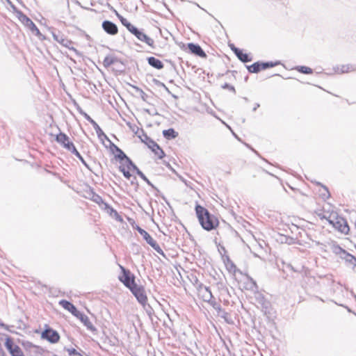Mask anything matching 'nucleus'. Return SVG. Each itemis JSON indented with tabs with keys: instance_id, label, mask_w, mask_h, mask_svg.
<instances>
[{
	"instance_id": "1",
	"label": "nucleus",
	"mask_w": 356,
	"mask_h": 356,
	"mask_svg": "<svg viewBox=\"0 0 356 356\" xmlns=\"http://www.w3.org/2000/svg\"><path fill=\"white\" fill-rule=\"evenodd\" d=\"M195 212L198 220L203 229L210 231L218 226V219L214 216L211 215L204 207L199 204L196 205Z\"/></svg>"
},
{
	"instance_id": "2",
	"label": "nucleus",
	"mask_w": 356,
	"mask_h": 356,
	"mask_svg": "<svg viewBox=\"0 0 356 356\" xmlns=\"http://www.w3.org/2000/svg\"><path fill=\"white\" fill-rule=\"evenodd\" d=\"M323 218H325L327 222L333 226L337 230L341 233L347 234L349 231V227L346 220L339 216L337 213L332 212L327 216L324 215Z\"/></svg>"
},
{
	"instance_id": "3",
	"label": "nucleus",
	"mask_w": 356,
	"mask_h": 356,
	"mask_svg": "<svg viewBox=\"0 0 356 356\" xmlns=\"http://www.w3.org/2000/svg\"><path fill=\"white\" fill-rule=\"evenodd\" d=\"M16 15L18 19L26 27H27L33 33L35 34L38 36H40L42 35L39 29L35 26V24L33 22V21L30 18H29L26 15H24L22 11L17 10Z\"/></svg>"
},
{
	"instance_id": "4",
	"label": "nucleus",
	"mask_w": 356,
	"mask_h": 356,
	"mask_svg": "<svg viewBox=\"0 0 356 356\" xmlns=\"http://www.w3.org/2000/svg\"><path fill=\"white\" fill-rule=\"evenodd\" d=\"M130 291L136 298L138 302L145 307L147 305V298L144 287L143 286L136 284L134 287L131 288Z\"/></svg>"
},
{
	"instance_id": "5",
	"label": "nucleus",
	"mask_w": 356,
	"mask_h": 356,
	"mask_svg": "<svg viewBox=\"0 0 356 356\" xmlns=\"http://www.w3.org/2000/svg\"><path fill=\"white\" fill-rule=\"evenodd\" d=\"M123 275L120 277V280L129 289L137 284L135 282V277L129 270H126L123 266H120Z\"/></svg>"
},
{
	"instance_id": "6",
	"label": "nucleus",
	"mask_w": 356,
	"mask_h": 356,
	"mask_svg": "<svg viewBox=\"0 0 356 356\" xmlns=\"http://www.w3.org/2000/svg\"><path fill=\"white\" fill-rule=\"evenodd\" d=\"M56 141L60 143L64 148L70 151L71 153L76 152V147L70 140V138L64 133H60L56 136Z\"/></svg>"
},
{
	"instance_id": "7",
	"label": "nucleus",
	"mask_w": 356,
	"mask_h": 356,
	"mask_svg": "<svg viewBox=\"0 0 356 356\" xmlns=\"http://www.w3.org/2000/svg\"><path fill=\"white\" fill-rule=\"evenodd\" d=\"M5 346L12 356H24L23 352L19 346L14 344L10 337H7L5 342Z\"/></svg>"
},
{
	"instance_id": "8",
	"label": "nucleus",
	"mask_w": 356,
	"mask_h": 356,
	"mask_svg": "<svg viewBox=\"0 0 356 356\" xmlns=\"http://www.w3.org/2000/svg\"><path fill=\"white\" fill-rule=\"evenodd\" d=\"M41 337L42 339H47L51 343H57L60 339L58 333L51 328H47L43 331Z\"/></svg>"
},
{
	"instance_id": "9",
	"label": "nucleus",
	"mask_w": 356,
	"mask_h": 356,
	"mask_svg": "<svg viewBox=\"0 0 356 356\" xmlns=\"http://www.w3.org/2000/svg\"><path fill=\"white\" fill-rule=\"evenodd\" d=\"M76 318H78L83 323V325L87 327L88 330L90 331L95 332L97 331L96 327L92 325V323L90 322L89 318L84 314L81 313V312H78L75 316Z\"/></svg>"
},
{
	"instance_id": "10",
	"label": "nucleus",
	"mask_w": 356,
	"mask_h": 356,
	"mask_svg": "<svg viewBox=\"0 0 356 356\" xmlns=\"http://www.w3.org/2000/svg\"><path fill=\"white\" fill-rule=\"evenodd\" d=\"M102 29L109 35H115L118 33L116 24L108 20H105L102 22Z\"/></svg>"
},
{
	"instance_id": "11",
	"label": "nucleus",
	"mask_w": 356,
	"mask_h": 356,
	"mask_svg": "<svg viewBox=\"0 0 356 356\" xmlns=\"http://www.w3.org/2000/svg\"><path fill=\"white\" fill-rule=\"evenodd\" d=\"M52 36L56 42L60 43L63 47H67L70 49L76 50L74 47H71V45L72 44V42L65 38L63 35L60 33L56 34L55 33H52Z\"/></svg>"
},
{
	"instance_id": "12",
	"label": "nucleus",
	"mask_w": 356,
	"mask_h": 356,
	"mask_svg": "<svg viewBox=\"0 0 356 356\" xmlns=\"http://www.w3.org/2000/svg\"><path fill=\"white\" fill-rule=\"evenodd\" d=\"M199 295L204 302L213 304V295L209 287H200V289H199Z\"/></svg>"
},
{
	"instance_id": "13",
	"label": "nucleus",
	"mask_w": 356,
	"mask_h": 356,
	"mask_svg": "<svg viewBox=\"0 0 356 356\" xmlns=\"http://www.w3.org/2000/svg\"><path fill=\"white\" fill-rule=\"evenodd\" d=\"M188 48L191 53L194 54L196 56H198L201 58L207 57V54L202 50V49L201 48V47L199 44H193V43H188Z\"/></svg>"
},
{
	"instance_id": "14",
	"label": "nucleus",
	"mask_w": 356,
	"mask_h": 356,
	"mask_svg": "<svg viewBox=\"0 0 356 356\" xmlns=\"http://www.w3.org/2000/svg\"><path fill=\"white\" fill-rule=\"evenodd\" d=\"M140 41L146 43L151 47H154V40L147 35L144 32L139 31L135 35Z\"/></svg>"
},
{
	"instance_id": "15",
	"label": "nucleus",
	"mask_w": 356,
	"mask_h": 356,
	"mask_svg": "<svg viewBox=\"0 0 356 356\" xmlns=\"http://www.w3.org/2000/svg\"><path fill=\"white\" fill-rule=\"evenodd\" d=\"M59 305L65 309L69 311L74 316H75V314L79 312L75 306L67 300H61L59 301Z\"/></svg>"
},
{
	"instance_id": "16",
	"label": "nucleus",
	"mask_w": 356,
	"mask_h": 356,
	"mask_svg": "<svg viewBox=\"0 0 356 356\" xmlns=\"http://www.w3.org/2000/svg\"><path fill=\"white\" fill-rule=\"evenodd\" d=\"M102 208L111 216L112 217H114L116 220L118 221H122V219L120 217V216L118 214L116 210H115L113 207H111L109 204L107 203H104V207Z\"/></svg>"
},
{
	"instance_id": "17",
	"label": "nucleus",
	"mask_w": 356,
	"mask_h": 356,
	"mask_svg": "<svg viewBox=\"0 0 356 356\" xmlns=\"http://www.w3.org/2000/svg\"><path fill=\"white\" fill-rule=\"evenodd\" d=\"M147 62L149 65H151L152 67H153L157 70H161V69L163 68V63L160 60H159L154 57H149L147 58Z\"/></svg>"
},
{
	"instance_id": "18",
	"label": "nucleus",
	"mask_w": 356,
	"mask_h": 356,
	"mask_svg": "<svg viewBox=\"0 0 356 356\" xmlns=\"http://www.w3.org/2000/svg\"><path fill=\"white\" fill-rule=\"evenodd\" d=\"M137 230L140 233V234L143 236V239L149 245H150L155 241L145 229H142L141 227H138Z\"/></svg>"
},
{
	"instance_id": "19",
	"label": "nucleus",
	"mask_w": 356,
	"mask_h": 356,
	"mask_svg": "<svg viewBox=\"0 0 356 356\" xmlns=\"http://www.w3.org/2000/svg\"><path fill=\"white\" fill-rule=\"evenodd\" d=\"M120 170L123 173L124 176L129 180L131 181V184H134V181L136 179V177H134L133 179H131V173L129 172V170H130V168H127V165L126 166H122L120 165Z\"/></svg>"
},
{
	"instance_id": "20",
	"label": "nucleus",
	"mask_w": 356,
	"mask_h": 356,
	"mask_svg": "<svg viewBox=\"0 0 356 356\" xmlns=\"http://www.w3.org/2000/svg\"><path fill=\"white\" fill-rule=\"evenodd\" d=\"M163 135L167 139L175 138L178 134L173 129H168L163 131Z\"/></svg>"
},
{
	"instance_id": "21",
	"label": "nucleus",
	"mask_w": 356,
	"mask_h": 356,
	"mask_svg": "<svg viewBox=\"0 0 356 356\" xmlns=\"http://www.w3.org/2000/svg\"><path fill=\"white\" fill-rule=\"evenodd\" d=\"M225 264L229 272L235 273L236 270V266L229 257H227L226 260L225 261Z\"/></svg>"
},
{
	"instance_id": "22",
	"label": "nucleus",
	"mask_w": 356,
	"mask_h": 356,
	"mask_svg": "<svg viewBox=\"0 0 356 356\" xmlns=\"http://www.w3.org/2000/svg\"><path fill=\"white\" fill-rule=\"evenodd\" d=\"M141 140L145 143L147 147L151 149L156 147V143L152 140L147 135H143V138H141Z\"/></svg>"
},
{
	"instance_id": "23",
	"label": "nucleus",
	"mask_w": 356,
	"mask_h": 356,
	"mask_svg": "<svg viewBox=\"0 0 356 356\" xmlns=\"http://www.w3.org/2000/svg\"><path fill=\"white\" fill-rule=\"evenodd\" d=\"M155 155L158 156L159 159H162L164 156V152L163 149L159 146V145L156 143V147L150 149Z\"/></svg>"
},
{
	"instance_id": "24",
	"label": "nucleus",
	"mask_w": 356,
	"mask_h": 356,
	"mask_svg": "<svg viewBox=\"0 0 356 356\" xmlns=\"http://www.w3.org/2000/svg\"><path fill=\"white\" fill-rule=\"evenodd\" d=\"M248 70L250 73H257L261 70V64L259 62L254 63L252 65L248 66Z\"/></svg>"
},
{
	"instance_id": "25",
	"label": "nucleus",
	"mask_w": 356,
	"mask_h": 356,
	"mask_svg": "<svg viewBox=\"0 0 356 356\" xmlns=\"http://www.w3.org/2000/svg\"><path fill=\"white\" fill-rule=\"evenodd\" d=\"M341 259H344L347 263L352 265L356 262V258L347 252L343 256H341Z\"/></svg>"
},
{
	"instance_id": "26",
	"label": "nucleus",
	"mask_w": 356,
	"mask_h": 356,
	"mask_svg": "<svg viewBox=\"0 0 356 356\" xmlns=\"http://www.w3.org/2000/svg\"><path fill=\"white\" fill-rule=\"evenodd\" d=\"M115 148L117 152V154L115 156L118 158L120 160H125V163L127 162V159H129L126 154L121 150L118 147L115 145Z\"/></svg>"
},
{
	"instance_id": "27",
	"label": "nucleus",
	"mask_w": 356,
	"mask_h": 356,
	"mask_svg": "<svg viewBox=\"0 0 356 356\" xmlns=\"http://www.w3.org/2000/svg\"><path fill=\"white\" fill-rule=\"evenodd\" d=\"M332 251L333 252H334L336 254H339L340 255V257L341 258V256H343L346 253V251L345 250H343V248H341L339 245H334L333 247H332Z\"/></svg>"
},
{
	"instance_id": "28",
	"label": "nucleus",
	"mask_w": 356,
	"mask_h": 356,
	"mask_svg": "<svg viewBox=\"0 0 356 356\" xmlns=\"http://www.w3.org/2000/svg\"><path fill=\"white\" fill-rule=\"evenodd\" d=\"M156 252H158L159 254L162 255L163 257L165 258V255L162 250V249L160 248L159 244L156 243V241H154L152 243L149 245Z\"/></svg>"
},
{
	"instance_id": "29",
	"label": "nucleus",
	"mask_w": 356,
	"mask_h": 356,
	"mask_svg": "<svg viewBox=\"0 0 356 356\" xmlns=\"http://www.w3.org/2000/svg\"><path fill=\"white\" fill-rule=\"evenodd\" d=\"M156 252H158L159 254L162 255L163 257L165 258V255L162 250V249L160 248L159 244L156 243V241H154L152 243L149 245Z\"/></svg>"
},
{
	"instance_id": "30",
	"label": "nucleus",
	"mask_w": 356,
	"mask_h": 356,
	"mask_svg": "<svg viewBox=\"0 0 356 356\" xmlns=\"http://www.w3.org/2000/svg\"><path fill=\"white\" fill-rule=\"evenodd\" d=\"M115 58L113 56H107L104 58L103 65L104 67H108L114 63Z\"/></svg>"
},
{
	"instance_id": "31",
	"label": "nucleus",
	"mask_w": 356,
	"mask_h": 356,
	"mask_svg": "<svg viewBox=\"0 0 356 356\" xmlns=\"http://www.w3.org/2000/svg\"><path fill=\"white\" fill-rule=\"evenodd\" d=\"M297 70L303 74H311L312 73V70L306 66H298L296 67Z\"/></svg>"
},
{
	"instance_id": "32",
	"label": "nucleus",
	"mask_w": 356,
	"mask_h": 356,
	"mask_svg": "<svg viewBox=\"0 0 356 356\" xmlns=\"http://www.w3.org/2000/svg\"><path fill=\"white\" fill-rule=\"evenodd\" d=\"M91 200L99 205L102 204L104 206V203H105L102 197L95 193L92 194Z\"/></svg>"
},
{
	"instance_id": "33",
	"label": "nucleus",
	"mask_w": 356,
	"mask_h": 356,
	"mask_svg": "<svg viewBox=\"0 0 356 356\" xmlns=\"http://www.w3.org/2000/svg\"><path fill=\"white\" fill-rule=\"evenodd\" d=\"M351 68H352V67L350 65H343L340 67H337V72H339L341 73L348 72Z\"/></svg>"
},
{
	"instance_id": "34",
	"label": "nucleus",
	"mask_w": 356,
	"mask_h": 356,
	"mask_svg": "<svg viewBox=\"0 0 356 356\" xmlns=\"http://www.w3.org/2000/svg\"><path fill=\"white\" fill-rule=\"evenodd\" d=\"M261 64V70H266L268 67H273L275 66L277 63H273V62H267V63H260Z\"/></svg>"
},
{
	"instance_id": "35",
	"label": "nucleus",
	"mask_w": 356,
	"mask_h": 356,
	"mask_svg": "<svg viewBox=\"0 0 356 356\" xmlns=\"http://www.w3.org/2000/svg\"><path fill=\"white\" fill-rule=\"evenodd\" d=\"M72 154H74L86 167L88 168V165L86 163V161L76 149V152H73Z\"/></svg>"
},
{
	"instance_id": "36",
	"label": "nucleus",
	"mask_w": 356,
	"mask_h": 356,
	"mask_svg": "<svg viewBox=\"0 0 356 356\" xmlns=\"http://www.w3.org/2000/svg\"><path fill=\"white\" fill-rule=\"evenodd\" d=\"M137 174L144 180L145 181L147 184L149 186H153L152 184L149 181V180L146 177V176L139 170L137 169Z\"/></svg>"
},
{
	"instance_id": "37",
	"label": "nucleus",
	"mask_w": 356,
	"mask_h": 356,
	"mask_svg": "<svg viewBox=\"0 0 356 356\" xmlns=\"http://www.w3.org/2000/svg\"><path fill=\"white\" fill-rule=\"evenodd\" d=\"M239 60L243 63H247L251 61L252 58L249 57L248 54L243 53V54L241 55Z\"/></svg>"
},
{
	"instance_id": "38",
	"label": "nucleus",
	"mask_w": 356,
	"mask_h": 356,
	"mask_svg": "<svg viewBox=\"0 0 356 356\" xmlns=\"http://www.w3.org/2000/svg\"><path fill=\"white\" fill-rule=\"evenodd\" d=\"M126 165H127V168H132L134 170H136V172H137V169H138L137 168V166L131 161V160L130 159H127V162L126 163Z\"/></svg>"
},
{
	"instance_id": "39",
	"label": "nucleus",
	"mask_w": 356,
	"mask_h": 356,
	"mask_svg": "<svg viewBox=\"0 0 356 356\" xmlns=\"http://www.w3.org/2000/svg\"><path fill=\"white\" fill-rule=\"evenodd\" d=\"M128 30L134 35L137 34V33L140 31L136 27H135L134 25H131Z\"/></svg>"
},
{
	"instance_id": "40",
	"label": "nucleus",
	"mask_w": 356,
	"mask_h": 356,
	"mask_svg": "<svg viewBox=\"0 0 356 356\" xmlns=\"http://www.w3.org/2000/svg\"><path fill=\"white\" fill-rule=\"evenodd\" d=\"M94 129L99 136H100L102 134L104 135L103 131L102 130L99 125H97V127H96Z\"/></svg>"
},
{
	"instance_id": "41",
	"label": "nucleus",
	"mask_w": 356,
	"mask_h": 356,
	"mask_svg": "<svg viewBox=\"0 0 356 356\" xmlns=\"http://www.w3.org/2000/svg\"><path fill=\"white\" fill-rule=\"evenodd\" d=\"M124 22L122 21V24L127 27V29H129V27L132 25L127 19H124Z\"/></svg>"
},
{
	"instance_id": "42",
	"label": "nucleus",
	"mask_w": 356,
	"mask_h": 356,
	"mask_svg": "<svg viewBox=\"0 0 356 356\" xmlns=\"http://www.w3.org/2000/svg\"><path fill=\"white\" fill-rule=\"evenodd\" d=\"M222 88H228V89H229L230 90H232V91H234V92L235 91V89H234V86H229V84H227V83H225V84L222 86Z\"/></svg>"
},
{
	"instance_id": "43",
	"label": "nucleus",
	"mask_w": 356,
	"mask_h": 356,
	"mask_svg": "<svg viewBox=\"0 0 356 356\" xmlns=\"http://www.w3.org/2000/svg\"><path fill=\"white\" fill-rule=\"evenodd\" d=\"M80 113L84 116V118L89 122V120L91 119V118L85 112L83 111H80Z\"/></svg>"
},
{
	"instance_id": "44",
	"label": "nucleus",
	"mask_w": 356,
	"mask_h": 356,
	"mask_svg": "<svg viewBox=\"0 0 356 356\" xmlns=\"http://www.w3.org/2000/svg\"><path fill=\"white\" fill-rule=\"evenodd\" d=\"M211 305H213L214 309H216V310H219L220 311L221 309L220 305H218V304H216L214 300L213 301V304H211Z\"/></svg>"
},
{
	"instance_id": "45",
	"label": "nucleus",
	"mask_w": 356,
	"mask_h": 356,
	"mask_svg": "<svg viewBox=\"0 0 356 356\" xmlns=\"http://www.w3.org/2000/svg\"><path fill=\"white\" fill-rule=\"evenodd\" d=\"M237 58L239 59L241 58V55L243 54V51L241 49L236 50V51L234 53Z\"/></svg>"
},
{
	"instance_id": "46",
	"label": "nucleus",
	"mask_w": 356,
	"mask_h": 356,
	"mask_svg": "<svg viewBox=\"0 0 356 356\" xmlns=\"http://www.w3.org/2000/svg\"><path fill=\"white\" fill-rule=\"evenodd\" d=\"M237 58L239 59L241 58V55L243 54V51L241 49L236 50V51L234 53Z\"/></svg>"
},
{
	"instance_id": "47",
	"label": "nucleus",
	"mask_w": 356,
	"mask_h": 356,
	"mask_svg": "<svg viewBox=\"0 0 356 356\" xmlns=\"http://www.w3.org/2000/svg\"><path fill=\"white\" fill-rule=\"evenodd\" d=\"M231 49L235 53L238 48L236 47L234 44L230 45Z\"/></svg>"
},
{
	"instance_id": "48",
	"label": "nucleus",
	"mask_w": 356,
	"mask_h": 356,
	"mask_svg": "<svg viewBox=\"0 0 356 356\" xmlns=\"http://www.w3.org/2000/svg\"><path fill=\"white\" fill-rule=\"evenodd\" d=\"M117 16L118 17V18L120 19V22L122 23V21H124V19H127L126 18L123 17L122 16H121L120 15H119L118 13H117Z\"/></svg>"
},
{
	"instance_id": "49",
	"label": "nucleus",
	"mask_w": 356,
	"mask_h": 356,
	"mask_svg": "<svg viewBox=\"0 0 356 356\" xmlns=\"http://www.w3.org/2000/svg\"><path fill=\"white\" fill-rule=\"evenodd\" d=\"M259 106H260L259 104H257H257H255V105H254V108H253L252 111H256V110H257Z\"/></svg>"
},
{
	"instance_id": "50",
	"label": "nucleus",
	"mask_w": 356,
	"mask_h": 356,
	"mask_svg": "<svg viewBox=\"0 0 356 356\" xmlns=\"http://www.w3.org/2000/svg\"><path fill=\"white\" fill-rule=\"evenodd\" d=\"M353 270L356 273V262L353 265Z\"/></svg>"
},
{
	"instance_id": "51",
	"label": "nucleus",
	"mask_w": 356,
	"mask_h": 356,
	"mask_svg": "<svg viewBox=\"0 0 356 356\" xmlns=\"http://www.w3.org/2000/svg\"><path fill=\"white\" fill-rule=\"evenodd\" d=\"M95 120H92V118L89 120V122L91 123L92 124H93L95 123Z\"/></svg>"
},
{
	"instance_id": "52",
	"label": "nucleus",
	"mask_w": 356,
	"mask_h": 356,
	"mask_svg": "<svg viewBox=\"0 0 356 356\" xmlns=\"http://www.w3.org/2000/svg\"><path fill=\"white\" fill-rule=\"evenodd\" d=\"M92 127L94 128H95L96 127H97L98 124H97V123L96 122H95V123L93 124H92Z\"/></svg>"
},
{
	"instance_id": "53",
	"label": "nucleus",
	"mask_w": 356,
	"mask_h": 356,
	"mask_svg": "<svg viewBox=\"0 0 356 356\" xmlns=\"http://www.w3.org/2000/svg\"><path fill=\"white\" fill-rule=\"evenodd\" d=\"M248 278L252 281V284H253L254 286H256V282H255L254 281H253L252 278H250V277H248Z\"/></svg>"
},
{
	"instance_id": "54",
	"label": "nucleus",
	"mask_w": 356,
	"mask_h": 356,
	"mask_svg": "<svg viewBox=\"0 0 356 356\" xmlns=\"http://www.w3.org/2000/svg\"><path fill=\"white\" fill-rule=\"evenodd\" d=\"M163 86L165 88V90H168V88L165 87L164 84H163Z\"/></svg>"
},
{
	"instance_id": "55",
	"label": "nucleus",
	"mask_w": 356,
	"mask_h": 356,
	"mask_svg": "<svg viewBox=\"0 0 356 356\" xmlns=\"http://www.w3.org/2000/svg\"><path fill=\"white\" fill-rule=\"evenodd\" d=\"M325 191H326V193H328V191L327 190V188H325Z\"/></svg>"
},
{
	"instance_id": "56",
	"label": "nucleus",
	"mask_w": 356,
	"mask_h": 356,
	"mask_svg": "<svg viewBox=\"0 0 356 356\" xmlns=\"http://www.w3.org/2000/svg\"><path fill=\"white\" fill-rule=\"evenodd\" d=\"M75 352V349H73V350L72 351V353H74Z\"/></svg>"
},
{
	"instance_id": "57",
	"label": "nucleus",
	"mask_w": 356,
	"mask_h": 356,
	"mask_svg": "<svg viewBox=\"0 0 356 356\" xmlns=\"http://www.w3.org/2000/svg\"><path fill=\"white\" fill-rule=\"evenodd\" d=\"M75 352V349H73V350L72 351V353H74Z\"/></svg>"
}]
</instances>
